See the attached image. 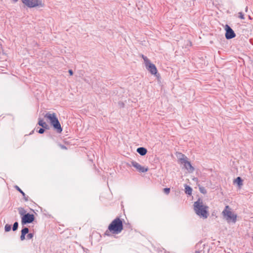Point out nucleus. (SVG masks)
Instances as JSON below:
<instances>
[{
    "instance_id": "nucleus-1",
    "label": "nucleus",
    "mask_w": 253,
    "mask_h": 253,
    "mask_svg": "<svg viewBox=\"0 0 253 253\" xmlns=\"http://www.w3.org/2000/svg\"><path fill=\"white\" fill-rule=\"evenodd\" d=\"M208 209V207L205 205L200 199L194 202V210L195 213L203 219L207 218L209 216Z\"/></svg>"
},
{
    "instance_id": "nucleus-2",
    "label": "nucleus",
    "mask_w": 253,
    "mask_h": 253,
    "mask_svg": "<svg viewBox=\"0 0 253 253\" xmlns=\"http://www.w3.org/2000/svg\"><path fill=\"white\" fill-rule=\"evenodd\" d=\"M108 230L113 234H118L122 232L123 229V224L119 217L113 220L108 226Z\"/></svg>"
},
{
    "instance_id": "nucleus-3",
    "label": "nucleus",
    "mask_w": 253,
    "mask_h": 253,
    "mask_svg": "<svg viewBox=\"0 0 253 253\" xmlns=\"http://www.w3.org/2000/svg\"><path fill=\"white\" fill-rule=\"evenodd\" d=\"M44 117L50 121V123L58 133H61L62 131L60 123L58 120L55 113H47L44 115Z\"/></svg>"
},
{
    "instance_id": "nucleus-4",
    "label": "nucleus",
    "mask_w": 253,
    "mask_h": 253,
    "mask_svg": "<svg viewBox=\"0 0 253 253\" xmlns=\"http://www.w3.org/2000/svg\"><path fill=\"white\" fill-rule=\"evenodd\" d=\"M222 214L224 218L228 222H232L235 223L237 219V215L232 212L228 206L225 207V209L222 211Z\"/></svg>"
},
{
    "instance_id": "nucleus-5",
    "label": "nucleus",
    "mask_w": 253,
    "mask_h": 253,
    "mask_svg": "<svg viewBox=\"0 0 253 253\" xmlns=\"http://www.w3.org/2000/svg\"><path fill=\"white\" fill-rule=\"evenodd\" d=\"M22 3L29 8L36 6L43 7V4L40 0H21Z\"/></svg>"
},
{
    "instance_id": "nucleus-6",
    "label": "nucleus",
    "mask_w": 253,
    "mask_h": 253,
    "mask_svg": "<svg viewBox=\"0 0 253 253\" xmlns=\"http://www.w3.org/2000/svg\"><path fill=\"white\" fill-rule=\"evenodd\" d=\"M182 158H180L181 163L183 165L184 168L188 170L189 172H192L194 170L193 167L192 166L190 162L187 160V158L186 156L182 155Z\"/></svg>"
},
{
    "instance_id": "nucleus-7",
    "label": "nucleus",
    "mask_w": 253,
    "mask_h": 253,
    "mask_svg": "<svg viewBox=\"0 0 253 253\" xmlns=\"http://www.w3.org/2000/svg\"><path fill=\"white\" fill-rule=\"evenodd\" d=\"M34 219L35 216L34 214L27 213L26 214L21 217V222L23 225H25L32 223L34 221Z\"/></svg>"
},
{
    "instance_id": "nucleus-8",
    "label": "nucleus",
    "mask_w": 253,
    "mask_h": 253,
    "mask_svg": "<svg viewBox=\"0 0 253 253\" xmlns=\"http://www.w3.org/2000/svg\"><path fill=\"white\" fill-rule=\"evenodd\" d=\"M225 38L227 40L233 39L236 37V34L232 28L228 25H226L225 27Z\"/></svg>"
},
{
    "instance_id": "nucleus-9",
    "label": "nucleus",
    "mask_w": 253,
    "mask_h": 253,
    "mask_svg": "<svg viewBox=\"0 0 253 253\" xmlns=\"http://www.w3.org/2000/svg\"><path fill=\"white\" fill-rule=\"evenodd\" d=\"M131 165L140 172H145L148 170V168L142 167L135 161H132L131 162Z\"/></svg>"
},
{
    "instance_id": "nucleus-10",
    "label": "nucleus",
    "mask_w": 253,
    "mask_h": 253,
    "mask_svg": "<svg viewBox=\"0 0 253 253\" xmlns=\"http://www.w3.org/2000/svg\"><path fill=\"white\" fill-rule=\"evenodd\" d=\"M146 69L151 73L152 75H156L157 73V69L156 66L149 62L145 65Z\"/></svg>"
},
{
    "instance_id": "nucleus-11",
    "label": "nucleus",
    "mask_w": 253,
    "mask_h": 253,
    "mask_svg": "<svg viewBox=\"0 0 253 253\" xmlns=\"http://www.w3.org/2000/svg\"><path fill=\"white\" fill-rule=\"evenodd\" d=\"M137 152L139 153L141 156H144L147 152V149L144 147H139L137 149Z\"/></svg>"
},
{
    "instance_id": "nucleus-12",
    "label": "nucleus",
    "mask_w": 253,
    "mask_h": 253,
    "mask_svg": "<svg viewBox=\"0 0 253 253\" xmlns=\"http://www.w3.org/2000/svg\"><path fill=\"white\" fill-rule=\"evenodd\" d=\"M38 125L41 126L42 127L44 128L45 129H47L48 128V126L46 124L45 122H44L43 119L41 118L39 119Z\"/></svg>"
},
{
    "instance_id": "nucleus-13",
    "label": "nucleus",
    "mask_w": 253,
    "mask_h": 253,
    "mask_svg": "<svg viewBox=\"0 0 253 253\" xmlns=\"http://www.w3.org/2000/svg\"><path fill=\"white\" fill-rule=\"evenodd\" d=\"M15 188L17 191H18L21 194H22L24 197V200L25 201H28L29 197L28 196H26L25 193L18 186L16 185L15 186Z\"/></svg>"
},
{
    "instance_id": "nucleus-14",
    "label": "nucleus",
    "mask_w": 253,
    "mask_h": 253,
    "mask_svg": "<svg viewBox=\"0 0 253 253\" xmlns=\"http://www.w3.org/2000/svg\"><path fill=\"white\" fill-rule=\"evenodd\" d=\"M234 182L237 183L239 187L243 185V180L240 177H237L234 180Z\"/></svg>"
},
{
    "instance_id": "nucleus-15",
    "label": "nucleus",
    "mask_w": 253,
    "mask_h": 253,
    "mask_svg": "<svg viewBox=\"0 0 253 253\" xmlns=\"http://www.w3.org/2000/svg\"><path fill=\"white\" fill-rule=\"evenodd\" d=\"M185 192L186 194L191 195L192 192V188L187 185H185Z\"/></svg>"
},
{
    "instance_id": "nucleus-16",
    "label": "nucleus",
    "mask_w": 253,
    "mask_h": 253,
    "mask_svg": "<svg viewBox=\"0 0 253 253\" xmlns=\"http://www.w3.org/2000/svg\"><path fill=\"white\" fill-rule=\"evenodd\" d=\"M18 211L21 216H23L25 214H27L26 213V211L24 209V208L21 207L18 208Z\"/></svg>"
},
{
    "instance_id": "nucleus-17",
    "label": "nucleus",
    "mask_w": 253,
    "mask_h": 253,
    "mask_svg": "<svg viewBox=\"0 0 253 253\" xmlns=\"http://www.w3.org/2000/svg\"><path fill=\"white\" fill-rule=\"evenodd\" d=\"M141 57L144 60V62L145 65L147 64L149 62H150V60L146 56H144V55L142 54Z\"/></svg>"
},
{
    "instance_id": "nucleus-18",
    "label": "nucleus",
    "mask_w": 253,
    "mask_h": 253,
    "mask_svg": "<svg viewBox=\"0 0 253 253\" xmlns=\"http://www.w3.org/2000/svg\"><path fill=\"white\" fill-rule=\"evenodd\" d=\"M11 228V225L6 224L5 225V227H4L5 231L8 232V231H10Z\"/></svg>"
},
{
    "instance_id": "nucleus-19",
    "label": "nucleus",
    "mask_w": 253,
    "mask_h": 253,
    "mask_svg": "<svg viewBox=\"0 0 253 253\" xmlns=\"http://www.w3.org/2000/svg\"><path fill=\"white\" fill-rule=\"evenodd\" d=\"M29 232V229L27 227H24L21 230V233H24L25 234H28Z\"/></svg>"
},
{
    "instance_id": "nucleus-20",
    "label": "nucleus",
    "mask_w": 253,
    "mask_h": 253,
    "mask_svg": "<svg viewBox=\"0 0 253 253\" xmlns=\"http://www.w3.org/2000/svg\"><path fill=\"white\" fill-rule=\"evenodd\" d=\"M18 227V222H14L13 225V227H12L13 231H16V230H17Z\"/></svg>"
},
{
    "instance_id": "nucleus-21",
    "label": "nucleus",
    "mask_w": 253,
    "mask_h": 253,
    "mask_svg": "<svg viewBox=\"0 0 253 253\" xmlns=\"http://www.w3.org/2000/svg\"><path fill=\"white\" fill-rule=\"evenodd\" d=\"M238 14H239V16H238L239 18H240L241 19H245L244 15L243 12H240L238 13Z\"/></svg>"
},
{
    "instance_id": "nucleus-22",
    "label": "nucleus",
    "mask_w": 253,
    "mask_h": 253,
    "mask_svg": "<svg viewBox=\"0 0 253 253\" xmlns=\"http://www.w3.org/2000/svg\"><path fill=\"white\" fill-rule=\"evenodd\" d=\"M164 192L166 194H169L170 192V188H165L164 189Z\"/></svg>"
},
{
    "instance_id": "nucleus-23",
    "label": "nucleus",
    "mask_w": 253,
    "mask_h": 253,
    "mask_svg": "<svg viewBox=\"0 0 253 253\" xmlns=\"http://www.w3.org/2000/svg\"><path fill=\"white\" fill-rule=\"evenodd\" d=\"M33 236H34L33 233H28V235H27V239H31L33 237Z\"/></svg>"
},
{
    "instance_id": "nucleus-24",
    "label": "nucleus",
    "mask_w": 253,
    "mask_h": 253,
    "mask_svg": "<svg viewBox=\"0 0 253 253\" xmlns=\"http://www.w3.org/2000/svg\"><path fill=\"white\" fill-rule=\"evenodd\" d=\"M44 129H45V128H43V127H42V128H40L39 129V130H38V132L39 133H40V134H42V133H44V131H45Z\"/></svg>"
},
{
    "instance_id": "nucleus-25",
    "label": "nucleus",
    "mask_w": 253,
    "mask_h": 253,
    "mask_svg": "<svg viewBox=\"0 0 253 253\" xmlns=\"http://www.w3.org/2000/svg\"><path fill=\"white\" fill-rule=\"evenodd\" d=\"M200 192L203 193V194H205L206 193V190L205 189V188L204 187H200Z\"/></svg>"
},
{
    "instance_id": "nucleus-26",
    "label": "nucleus",
    "mask_w": 253,
    "mask_h": 253,
    "mask_svg": "<svg viewBox=\"0 0 253 253\" xmlns=\"http://www.w3.org/2000/svg\"><path fill=\"white\" fill-rule=\"evenodd\" d=\"M25 235L24 233H21V236H20V239L21 240L23 241L25 239Z\"/></svg>"
},
{
    "instance_id": "nucleus-27",
    "label": "nucleus",
    "mask_w": 253,
    "mask_h": 253,
    "mask_svg": "<svg viewBox=\"0 0 253 253\" xmlns=\"http://www.w3.org/2000/svg\"><path fill=\"white\" fill-rule=\"evenodd\" d=\"M109 232H110V231H109V230H108L106 231H105V235H107V236H110Z\"/></svg>"
},
{
    "instance_id": "nucleus-28",
    "label": "nucleus",
    "mask_w": 253,
    "mask_h": 253,
    "mask_svg": "<svg viewBox=\"0 0 253 253\" xmlns=\"http://www.w3.org/2000/svg\"><path fill=\"white\" fill-rule=\"evenodd\" d=\"M69 73L70 74V75H73V72L72 70H69Z\"/></svg>"
},
{
    "instance_id": "nucleus-29",
    "label": "nucleus",
    "mask_w": 253,
    "mask_h": 253,
    "mask_svg": "<svg viewBox=\"0 0 253 253\" xmlns=\"http://www.w3.org/2000/svg\"><path fill=\"white\" fill-rule=\"evenodd\" d=\"M61 148H62V149H66V147L65 146H63V145H62V146H61Z\"/></svg>"
},
{
    "instance_id": "nucleus-30",
    "label": "nucleus",
    "mask_w": 253,
    "mask_h": 253,
    "mask_svg": "<svg viewBox=\"0 0 253 253\" xmlns=\"http://www.w3.org/2000/svg\"><path fill=\"white\" fill-rule=\"evenodd\" d=\"M195 253H200V252L199 251H196Z\"/></svg>"
},
{
    "instance_id": "nucleus-31",
    "label": "nucleus",
    "mask_w": 253,
    "mask_h": 253,
    "mask_svg": "<svg viewBox=\"0 0 253 253\" xmlns=\"http://www.w3.org/2000/svg\"><path fill=\"white\" fill-rule=\"evenodd\" d=\"M15 2H17L18 1V0H13Z\"/></svg>"
}]
</instances>
